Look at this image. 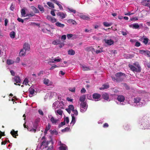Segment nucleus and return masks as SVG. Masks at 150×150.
Returning <instances> with one entry per match:
<instances>
[{
	"instance_id": "obj_1",
	"label": "nucleus",
	"mask_w": 150,
	"mask_h": 150,
	"mask_svg": "<svg viewBox=\"0 0 150 150\" xmlns=\"http://www.w3.org/2000/svg\"><path fill=\"white\" fill-rule=\"evenodd\" d=\"M115 76L116 77V81L118 82L122 81L126 77L125 74L121 72L116 73Z\"/></svg>"
},
{
	"instance_id": "obj_2",
	"label": "nucleus",
	"mask_w": 150,
	"mask_h": 150,
	"mask_svg": "<svg viewBox=\"0 0 150 150\" xmlns=\"http://www.w3.org/2000/svg\"><path fill=\"white\" fill-rule=\"evenodd\" d=\"M88 105L86 102H81L80 105V111L82 112H85L87 108Z\"/></svg>"
},
{
	"instance_id": "obj_3",
	"label": "nucleus",
	"mask_w": 150,
	"mask_h": 150,
	"mask_svg": "<svg viewBox=\"0 0 150 150\" xmlns=\"http://www.w3.org/2000/svg\"><path fill=\"white\" fill-rule=\"evenodd\" d=\"M128 66L130 68V70L133 72H140L141 71L140 70L136 68L134 65H131L130 64H129Z\"/></svg>"
},
{
	"instance_id": "obj_4",
	"label": "nucleus",
	"mask_w": 150,
	"mask_h": 150,
	"mask_svg": "<svg viewBox=\"0 0 150 150\" xmlns=\"http://www.w3.org/2000/svg\"><path fill=\"white\" fill-rule=\"evenodd\" d=\"M52 142V141H51L46 142V140L45 139L42 142L41 144V146H43L45 148H46L47 147L48 144Z\"/></svg>"
},
{
	"instance_id": "obj_5",
	"label": "nucleus",
	"mask_w": 150,
	"mask_h": 150,
	"mask_svg": "<svg viewBox=\"0 0 150 150\" xmlns=\"http://www.w3.org/2000/svg\"><path fill=\"white\" fill-rule=\"evenodd\" d=\"M77 16L81 18L84 20H88L90 19V18L88 17L83 15L82 13H79L77 14Z\"/></svg>"
},
{
	"instance_id": "obj_6",
	"label": "nucleus",
	"mask_w": 150,
	"mask_h": 150,
	"mask_svg": "<svg viewBox=\"0 0 150 150\" xmlns=\"http://www.w3.org/2000/svg\"><path fill=\"white\" fill-rule=\"evenodd\" d=\"M28 91L29 93V96L30 97H32L35 93V90L33 88L30 87Z\"/></svg>"
},
{
	"instance_id": "obj_7",
	"label": "nucleus",
	"mask_w": 150,
	"mask_h": 150,
	"mask_svg": "<svg viewBox=\"0 0 150 150\" xmlns=\"http://www.w3.org/2000/svg\"><path fill=\"white\" fill-rule=\"evenodd\" d=\"M24 50H25L26 51H29L30 49V45L27 43H25L23 45V48Z\"/></svg>"
},
{
	"instance_id": "obj_8",
	"label": "nucleus",
	"mask_w": 150,
	"mask_h": 150,
	"mask_svg": "<svg viewBox=\"0 0 150 150\" xmlns=\"http://www.w3.org/2000/svg\"><path fill=\"white\" fill-rule=\"evenodd\" d=\"M47 18L48 20L53 23L57 22V19L55 18L52 17L50 15H48L47 17Z\"/></svg>"
},
{
	"instance_id": "obj_9",
	"label": "nucleus",
	"mask_w": 150,
	"mask_h": 150,
	"mask_svg": "<svg viewBox=\"0 0 150 150\" xmlns=\"http://www.w3.org/2000/svg\"><path fill=\"white\" fill-rule=\"evenodd\" d=\"M101 95L97 93H94L93 95V98L96 101H98L99 100L100 97Z\"/></svg>"
},
{
	"instance_id": "obj_10",
	"label": "nucleus",
	"mask_w": 150,
	"mask_h": 150,
	"mask_svg": "<svg viewBox=\"0 0 150 150\" xmlns=\"http://www.w3.org/2000/svg\"><path fill=\"white\" fill-rule=\"evenodd\" d=\"M104 40L105 42L108 45H111L114 43V41L111 39L109 40L105 39Z\"/></svg>"
},
{
	"instance_id": "obj_11",
	"label": "nucleus",
	"mask_w": 150,
	"mask_h": 150,
	"mask_svg": "<svg viewBox=\"0 0 150 150\" xmlns=\"http://www.w3.org/2000/svg\"><path fill=\"white\" fill-rule=\"evenodd\" d=\"M50 120L52 123L53 125H57L58 124L59 120L58 119H55L53 116H52L50 119Z\"/></svg>"
},
{
	"instance_id": "obj_12",
	"label": "nucleus",
	"mask_w": 150,
	"mask_h": 150,
	"mask_svg": "<svg viewBox=\"0 0 150 150\" xmlns=\"http://www.w3.org/2000/svg\"><path fill=\"white\" fill-rule=\"evenodd\" d=\"M13 79L14 80V81L17 83H21V80L19 76H15L13 78Z\"/></svg>"
},
{
	"instance_id": "obj_13",
	"label": "nucleus",
	"mask_w": 150,
	"mask_h": 150,
	"mask_svg": "<svg viewBox=\"0 0 150 150\" xmlns=\"http://www.w3.org/2000/svg\"><path fill=\"white\" fill-rule=\"evenodd\" d=\"M45 24L46 26L43 29H42V31L43 32H45V30H46L50 32L51 31L50 30V27L49 25L46 23H45Z\"/></svg>"
},
{
	"instance_id": "obj_14",
	"label": "nucleus",
	"mask_w": 150,
	"mask_h": 150,
	"mask_svg": "<svg viewBox=\"0 0 150 150\" xmlns=\"http://www.w3.org/2000/svg\"><path fill=\"white\" fill-rule=\"evenodd\" d=\"M117 100L118 101L122 102L125 100V98L123 95H119L117 96Z\"/></svg>"
},
{
	"instance_id": "obj_15",
	"label": "nucleus",
	"mask_w": 150,
	"mask_h": 150,
	"mask_svg": "<svg viewBox=\"0 0 150 150\" xmlns=\"http://www.w3.org/2000/svg\"><path fill=\"white\" fill-rule=\"evenodd\" d=\"M150 2V0H143L142 2V4L144 6L148 7Z\"/></svg>"
},
{
	"instance_id": "obj_16",
	"label": "nucleus",
	"mask_w": 150,
	"mask_h": 150,
	"mask_svg": "<svg viewBox=\"0 0 150 150\" xmlns=\"http://www.w3.org/2000/svg\"><path fill=\"white\" fill-rule=\"evenodd\" d=\"M10 133L13 137L15 138H16V136H18V131H15L14 130L12 129L10 132Z\"/></svg>"
},
{
	"instance_id": "obj_17",
	"label": "nucleus",
	"mask_w": 150,
	"mask_h": 150,
	"mask_svg": "<svg viewBox=\"0 0 150 150\" xmlns=\"http://www.w3.org/2000/svg\"><path fill=\"white\" fill-rule=\"evenodd\" d=\"M103 98L105 100H108L109 98L108 94L106 93H104L102 95Z\"/></svg>"
},
{
	"instance_id": "obj_18",
	"label": "nucleus",
	"mask_w": 150,
	"mask_h": 150,
	"mask_svg": "<svg viewBox=\"0 0 150 150\" xmlns=\"http://www.w3.org/2000/svg\"><path fill=\"white\" fill-rule=\"evenodd\" d=\"M52 43L54 45H57L60 44L61 41L59 39H57L53 41Z\"/></svg>"
},
{
	"instance_id": "obj_19",
	"label": "nucleus",
	"mask_w": 150,
	"mask_h": 150,
	"mask_svg": "<svg viewBox=\"0 0 150 150\" xmlns=\"http://www.w3.org/2000/svg\"><path fill=\"white\" fill-rule=\"evenodd\" d=\"M109 87V85L108 84H104L103 85L102 87L100 88V90H104V89H107Z\"/></svg>"
},
{
	"instance_id": "obj_20",
	"label": "nucleus",
	"mask_w": 150,
	"mask_h": 150,
	"mask_svg": "<svg viewBox=\"0 0 150 150\" xmlns=\"http://www.w3.org/2000/svg\"><path fill=\"white\" fill-rule=\"evenodd\" d=\"M67 22L69 23H72V24L76 25L77 23L76 21L72 19H70L67 21Z\"/></svg>"
},
{
	"instance_id": "obj_21",
	"label": "nucleus",
	"mask_w": 150,
	"mask_h": 150,
	"mask_svg": "<svg viewBox=\"0 0 150 150\" xmlns=\"http://www.w3.org/2000/svg\"><path fill=\"white\" fill-rule=\"evenodd\" d=\"M26 51L24 50V49H22L20 51L19 53V56H24L26 54Z\"/></svg>"
},
{
	"instance_id": "obj_22",
	"label": "nucleus",
	"mask_w": 150,
	"mask_h": 150,
	"mask_svg": "<svg viewBox=\"0 0 150 150\" xmlns=\"http://www.w3.org/2000/svg\"><path fill=\"white\" fill-rule=\"evenodd\" d=\"M54 3L57 4L59 7L60 9H62L63 7L59 3V2L56 0H53V2Z\"/></svg>"
},
{
	"instance_id": "obj_23",
	"label": "nucleus",
	"mask_w": 150,
	"mask_h": 150,
	"mask_svg": "<svg viewBox=\"0 0 150 150\" xmlns=\"http://www.w3.org/2000/svg\"><path fill=\"white\" fill-rule=\"evenodd\" d=\"M61 66H57L56 65V64H54L53 65H52L50 69V70H52L58 67H63L64 64L63 63H61Z\"/></svg>"
},
{
	"instance_id": "obj_24",
	"label": "nucleus",
	"mask_w": 150,
	"mask_h": 150,
	"mask_svg": "<svg viewBox=\"0 0 150 150\" xmlns=\"http://www.w3.org/2000/svg\"><path fill=\"white\" fill-rule=\"evenodd\" d=\"M60 150H66L67 149V147L65 144H62L61 146L59 147Z\"/></svg>"
},
{
	"instance_id": "obj_25",
	"label": "nucleus",
	"mask_w": 150,
	"mask_h": 150,
	"mask_svg": "<svg viewBox=\"0 0 150 150\" xmlns=\"http://www.w3.org/2000/svg\"><path fill=\"white\" fill-rule=\"evenodd\" d=\"M141 100V99L139 97H137L136 98H134L133 101L134 103L137 104L140 102Z\"/></svg>"
},
{
	"instance_id": "obj_26",
	"label": "nucleus",
	"mask_w": 150,
	"mask_h": 150,
	"mask_svg": "<svg viewBox=\"0 0 150 150\" xmlns=\"http://www.w3.org/2000/svg\"><path fill=\"white\" fill-rule=\"evenodd\" d=\"M71 115L72 117V120L70 123V124H73V125L75 123L76 120L74 116V114H71Z\"/></svg>"
},
{
	"instance_id": "obj_27",
	"label": "nucleus",
	"mask_w": 150,
	"mask_h": 150,
	"mask_svg": "<svg viewBox=\"0 0 150 150\" xmlns=\"http://www.w3.org/2000/svg\"><path fill=\"white\" fill-rule=\"evenodd\" d=\"M133 65L135 66V67L141 71V68L138 62H135L133 63Z\"/></svg>"
},
{
	"instance_id": "obj_28",
	"label": "nucleus",
	"mask_w": 150,
	"mask_h": 150,
	"mask_svg": "<svg viewBox=\"0 0 150 150\" xmlns=\"http://www.w3.org/2000/svg\"><path fill=\"white\" fill-rule=\"evenodd\" d=\"M55 25L58 27L62 28H63L64 26V24H62L59 22H56L55 23Z\"/></svg>"
},
{
	"instance_id": "obj_29",
	"label": "nucleus",
	"mask_w": 150,
	"mask_h": 150,
	"mask_svg": "<svg viewBox=\"0 0 150 150\" xmlns=\"http://www.w3.org/2000/svg\"><path fill=\"white\" fill-rule=\"evenodd\" d=\"M50 80L48 79H45L43 80V83L45 85L47 86H49L50 85L49 83Z\"/></svg>"
},
{
	"instance_id": "obj_30",
	"label": "nucleus",
	"mask_w": 150,
	"mask_h": 150,
	"mask_svg": "<svg viewBox=\"0 0 150 150\" xmlns=\"http://www.w3.org/2000/svg\"><path fill=\"white\" fill-rule=\"evenodd\" d=\"M139 25L137 23H134L132 25V28L135 29H139Z\"/></svg>"
},
{
	"instance_id": "obj_31",
	"label": "nucleus",
	"mask_w": 150,
	"mask_h": 150,
	"mask_svg": "<svg viewBox=\"0 0 150 150\" xmlns=\"http://www.w3.org/2000/svg\"><path fill=\"white\" fill-rule=\"evenodd\" d=\"M68 54L70 55H74L75 54V51L72 49L69 50L68 51Z\"/></svg>"
},
{
	"instance_id": "obj_32",
	"label": "nucleus",
	"mask_w": 150,
	"mask_h": 150,
	"mask_svg": "<svg viewBox=\"0 0 150 150\" xmlns=\"http://www.w3.org/2000/svg\"><path fill=\"white\" fill-rule=\"evenodd\" d=\"M31 7L35 13H38L39 12L38 9L35 6H31Z\"/></svg>"
},
{
	"instance_id": "obj_33",
	"label": "nucleus",
	"mask_w": 150,
	"mask_h": 150,
	"mask_svg": "<svg viewBox=\"0 0 150 150\" xmlns=\"http://www.w3.org/2000/svg\"><path fill=\"white\" fill-rule=\"evenodd\" d=\"M86 99L85 96L84 95H83L82 96H80L79 99V100L81 102H84Z\"/></svg>"
},
{
	"instance_id": "obj_34",
	"label": "nucleus",
	"mask_w": 150,
	"mask_h": 150,
	"mask_svg": "<svg viewBox=\"0 0 150 150\" xmlns=\"http://www.w3.org/2000/svg\"><path fill=\"white\" fill-rule=\"evenodd\" d=\"M57 15L60 16L62 18H64L65 17V15L64 13L60 12L58 13Z\"/></svg>"
},
{
	"instance_id": "obj_35",
	"label": "nucleus",
	"mask_w": 150,
	"mask_h": 150,
	"mask_svg": "<svg viewBox=\"0 0 150 150\" xmlns=\"http://www.w3.org/2000/svg\"><path fill=\"white\" fill-rule=\"evenodd\" d=\"M15 33L14 31H12L10 33V37L12 38H14L15 37Z\"/></svg>"
},
{
	"instance_id": "obj_36",
	"label": "nucleus",
	"mask_w": 150,
	"mask_h": 150,
	"mask_svg": "<svg viewBox=\"0 0 150 150\" xmlns=\"http://www.w3.org/2000/svg\"><path fill=\"white\" fill-rule=\"evenodd\" d=\"M21 16L23 17H25V16L26 14V12L25 10L24 9H21Z\"/></svg>"
},
{
	"instance_id": "obj_37",
	"label": "nucleus",
	"mask_w": 150,
	"mask_h": 150,
	"mask_svg": "<svg viewBox=\"0 0 150 150\" xmlns=\"http://www.w3.org/2000/svg\"><path fill=\"white\" fill-rule=\"evenodd\" d=\"M143 43H144L145 45H146L147 43L149 41V39L147 38H143Z\"/></svg>"
},
{
	"instance_id": "obj_38",
	"label": "nucleus",
	"mask_w": 150,
	"mask_h": 150,
	"mask_svg": "<svg viewBox=\"0 0 150 150\" xmlns=\"http://www.w3.org/2000/svg\"><path fill=\"white\" fill-rule=\"evenodd\" d=\"M38 8L40 11L42 12L44 11V8L42 6L40 5H38Z\"/></svg>"
},
{
	"instance_id": "obj_39",
	"label": "nucleus",
	"mask_w": 150,
	"mask_h": 150,
	"mask_svg": "<svg viewBox=\"0 0 150 150\" xmlns=\"http://www.w3.org/2000/svg\"><path fill=\"white\" fill-rule=\"evenodd\" d=\"M7 63L8 65H10L13 64L14 63V61L11 59H7Z\"/></svg>"
},
{
	"instance_id": "obj_40",
	"label": "nucleus",
	"mask_w": 150,
	"mask_h": 150,
	"mask_svg": "<svg viewBox=\"0 0 150 150\" xmlns=\"http://www.w3.org/2000/svg\"><path fill=\"white\" fill-rule=\"evenodd\" d=\"M63 113L62 110L60 109H58L56 111V113L60 115H62Z\"/></svg>"
},
{
	"instance_id": "obj_41",
	"label": "nucleus",
	"mask_w": 150,
	"mask_h": 150,
	"mask_svg": "<svg viewBox=\"0 0 150 150\" xmlns=\"http://www.w3.org/2000/svg\"><path fill=\"white\" fill-rule=\"evenodd\" d=\"M47 5L50 7L52 8H54V4L52 3L48 2L47 3Z\"/></svg>"
},
{
	"instance_id": "obj_42",
	"label": "nucleus",
	"mask_w": 150,
	"mask_h": 150,
	"mask_svg": "<svg viewBox=\"0 0 150 150\" xmlns=\"http://www.w3.org/2000/svg\"><path fill=\"white\" fill-rule=\"evenodd\" d=\"M103 47H101L100 49V50H97L96 51V52L97 54H98V53L102 52L103 51Z\"/></svg>"
},
{
	"instance_id": "obj_43",
	"label": "nucleus",
	"mask_w": 150,
	"mask_h": 150,
	"mask_svg": "<svg viewBox=\"0 0 150 150\" xmlns=\"http://www.w3.org/2000/svg\"><path fill=\"white\" fill-rule=\"evenodd\" d=\"M103 25L105 27H109L111 25V23H109L107 22H104L103 23Z\"/></svg>"
},
{
	"instance_id": "obj_44",
	"label": "nucleus",
	"mask_w": 150,
	"mask_h": 150,
	"mask_svg": "<svg viewBox=\"0 0 150 150\" xmlns=\"http://www.w3.org/2000/svg\"><path fill=\"white\" fill-rule=\"evenodd\" d=\"M51 143L52 145L48 147L47 150H52L53 148V142H52Z\"/></svg>"
},
{
	"instance_id": "obj_45",
	"label": "nucleus",
	"mask_w": 150,
	"mask_h": 150,
	"mask_svg": "<svg viewBox=\"0 0 150 150\" xmlns=\"http://www.w3.org/2000/svg\"><path fill=\"white\" fill-rule=\"evenodd\" d=\"M28 83V79H27V78H25L23 81V84H24L26 85H27V84Z\"/></svg>"
},
{
	"instance_id": "obj_46",
	"label": "nucleus",
	"mask_w": 150,
	"mask_h": 150,
	"mask_svg": "<svg viewBox=\"0 0 150 150\" xmlns=\"http://www.w3.org/2000/svg\"><path fill=\"white\" fill-rule=\"evenodd\" d=\"M68 108L72 111L74 110V107L72 105H69Z\"/></svg>"
},
{
	"instance_id": "obj_47",
	"label": "nucleus",
	"mask_w": 150,
	"mask_h": 150,
	"mask_svg": "<svg viewBox=\"0 0 150 150\" xmlns=\"http://www.w3.org/2000/svg\"><path fill=\"white\" fill-rule=\"evenodd\" d=\"M82 69L83 71H88L90 70L88 67L84 66L82 67Z\"/></svg>"
},
{
	"instance_id": "obj_48",
	"label": "nucleus",
	"mask_w": 150,
	"mask_h": 150,
	"mask_svg": "<svg viewBox=\"0 0 150 150\" xmlns=\"http://www.w3.org/2000/svg\"><path fill=\"white\" fill-rule=\"evenodd\" d=\"M70 129V128L68 127H66L64 129H63L62 130V132H64L67 131H69Z\"/></svg>"
},
{
	"instance_id": "obj_49",
	"label": "nucleus",
	"mask_w": 150,
	"mask_h": 150,
	"mask_svg": "<svg viewBox=\"0 0 150 150\" xmlns=\"http://www.w3.org/2000/svg\"><path fill=\"white\" fill-rule=\"evenodd\" d=\"M65 122H64V121L63 122H61V123L60 124H59L58 127L59 128L65 125Z\"/></svg>"
},
{
	"instance_id": "obj_50",
	"label": "nucleus",
	"mask_w": 150,
	"mask_h": 150,
	"mask_svg": "<svg viewBox=\"0 0 150 150\" xmlns=\"http://www.w3.org/2000/svg\"><path fill=\"white\" fill-rule=\"evenodd\" d=\"M68 9L70 11L73 13H76V11L72 8H69Z\"/></svg>"
},
{
	"instance_id": "obj_51",
	"label": "nucleus",
	"mask_w": 150,
	"mask_h": 150,
	"mask_svg": "<svg viewBox=\"0 0 150 150\" xmlns=\"http://www.w3.org/2000/svg\"><path fill=\"white\" fill-rule=\"evenodd\" d=\"M141 121V122L142 123L141 125H144V126H146L148 125L147 123H149V122H146L147 123H146L145 124V122H144V120H142Z\"/></svg>"
},
{
	"instance_id": "obj_52",
	"label": "nucleus",
	"mask_w": 150,
	"mask_h": 150,
	"mask_svg": "<svg viewBox=\"0 0 150 150\" xmlns=\"http://www.w3.org/2000/svg\"><path fill=\"white\" fill-rule=\"evenodd\" d=\"M51 128V125L50 124H48L47 126L46 127L45 129L46 131H48Z\"/></svg>"
},
{
	"instance_id": "obj_53",
	"label": "nucleus",
	"mask_w": 150,
	"mask_h": 150,
	"mask_svg": "<svg viewBox=\"0 0 150 150\" xmlns=\"http://www.w3.org/2000/svg\"><path fill=\"white\" fill-rule=\"evenodd\" d=\"M64 121L65 122H66L67 123H68L69 122V117H66L64 119Z\"/></svg>"
},
{
	"instance_id": "obj_54",
	"label": "nucleus",
	"mask_w": 150,
	"mask_h": 150,
	"mask_svg": "<svg viewBox=\"0 0 150 150\" xmlns=\"http://www.w3.org/2000/svg\"><path fill=\"white\" fill-rule=\"evenodd\" d=\"M72 111L73 112L74 114H74V115H75L76 116H77L78 115V112L77 110H73Z\"/></svg>"
},
{
	"instance_id": "obj_55",
	"label": "nucleus",
	"mask_w": 150,
	"mask_h": 150,
	"mask_svg": "<svg viewBox=\"0 0 150 150\" xmlns=\"http://www.w3.org/2000/svg\"><path fill=\"white\" fill-rule=\"evenodd\" d=\"M146 50H139V53L141 54H143L144 53L146 52Z\"/></svg>"
},
{
	"instance_id": "obj_56",
	"label": "nucleus",
	"mask_w": 150,
	"mask_h": 150,
	"mask_svg": "<svg viewBox=\"0 0 150 150\" xmlns=\"http://www.w3.org/2000/svg\"><path fill=\"white\" fill-rule=\"evenodd\" d=\"M141 45L140 43L139 42H137L135 44V46L137 47H139Z\"/></svg>"
},
{
	"instance_id": "obj_57",
	"label": "nucleus",
	"mask_w": 150,
	"mask_h": 150,
	"mask_svg": "<svg viewBox=\"0 0 150 150\" xmlns=\"http://www.w3.org/2000/svg\"><path fill=\"white\" fill-rule=\"evenodd\" d=\"M17 20L18 22H21L22 23H23L24 22L23 20L20 18H17Z\"/></svg>"
},
{
	"instance_id": "obj_58",
	"label": "nucleus",
	"mask_w": 150,
	"mask_h": 150,
	"mask_svg": "<svg viewBox=\"0 0 150 150\" xmlns=\"http://www.w3.org/2000/svg\"><path fill=\"white\" fill-rule=\"evenodd\" d=\"M14 9V6L13 5V4H11L10 7V9L11 10L13 11Z\"/></svg>"
},
{
	"instance_id": "obj_59",
	"label": "nucleus",
	"mask_w": 150,
	"mask_h": 150,
	"mask_svg": "<svg viewBox=\"0 0 150 150\" xmlns=\"http://www.w3.org/2000/svg\"><path fill=\"white\" fill-rule=\"evenodd\" d=\"M86 92V90L84 88H82L81 90V93H84Z\"/></svg>"
},
{
	"instance_id": "obj_60",
	"label": "nucleus",
	"mask_w": 150,
	"mask_h": 150,
	"mask_svg": "<svg viewBox=\"0 0 150 150\" xmlns=\"http://www.w3.org/2000/svg\"><path fill=\"white\" fill-rule=\"evenodd\" d=\"M146 55H147L148 57H150V52L148 50H146V52L145 53Z\"/></svg>"
},
{
	"instance_id": "obj_61",
	"label": "nucleus",
	"mask_w": 150,
	"mask_h": 150,
	"mask_svg": "<svg viewBox=\"0 0 150 150\" xmlns=\"http://www.w3.org/2000/svg\"><path fill=\"white\" fill-rule=\"evenodd\" d=\"M66 36L65 35H62L61 37V40H65L66 39Z\"/></svg>"
},
{
	"instance_id": "obj_62",
	"label": "nucleus",
	"mask_w": 150,
	"mask_h": 150,
	"mask_svg": "<svg viewBox=\"0 0 150 150\" xmlns=\"http://www.w3.org/2000/svg\"><path fill=\"white\" fill-rule=\"evenodd\" d=\"M130 20L131 21H135L138 20V18L137 17L132 18H130Z\"/></svg>"
},
{
	"instance_id": "obj_63",
	"label": "nucleus",
	"mask_w": 150,
	"mask_h": 150,
	"mask_svg": "<svg viewBox=\"0 0 150 150\" xmlns=\"http://www.w3.org/2000/svg\"><path fill=\"white\" fill-rule=\"evenodd\" d=\"M109 127L108 124L106 123H105L104 124L103 126V127L104 128H107L108 127Z\"/></svg>"
},
{
	"instance_id": "obj_64",
	"label": "nucleus",
	"mask_w": 150,
	"mask_h": 150,
	"mask_svg": "<svg viewBox=\"0 0 150 150\" xmlns=\"http://www.w3.org/2000/svg\"><path fill=\"white\" fill-rule=\"evenodd\" d=\"M8 22V20L7 19H5L4 21V25L5 26H7V25Z\"/></svg>"
}]
</instances>
